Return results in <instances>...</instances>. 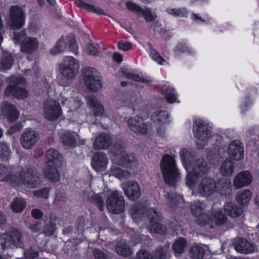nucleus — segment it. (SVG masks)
<instances>
[{
  "mask_svg": "<svg viewBox=\"0 0 259 259\" xmlns=\"http://www.w3.org/2000/svg\"><path fill=\"white\" fill-rule=\"evenodd\" d=\"M93 252L95 259H107L105 253L100 249H95Z\"/></svg>",
  "mask_w": 259,
  "mask_h": 259,
  "instance_id": "nucleus-62",
  "label": "nucleus"
},
{
  "mask_svg": "<svg viewBox=\"0 0 259 259\" xmlns=\"http://www.w3.org/2000/svg\"><path fill=\"white\" fill-rule=\"evenodd\" d=\"M91 200L95 203L100 211L104 210V202L103 199L99 194H94L91 197Z\"/></svg>",
  "mask_w": 259,
  "mask_h": 259,
  "instance_id": "nucleus-51",
  "label": "nucleus"
},
{
  "mask_svg": "<svg viewBox=\"0 0 259 259\" xmlns=\"http://www.w3.org/2000/svg\"><path fill=\"white\" fill-rule=\"evenodd\" d=\"M13 56L9 53L3 54L0 62V70L5 71L11 68L13 64Z\"/></svg>",
  "mask_w": 259,
  "mask_h": 259,
  "instance_id": "nucleus-35",
  "label": "nucleus"
},
{
  "mask_svg": "<svg viewBox=\"0 0 259 259\" xmlns=\"http://www.w3.org/2000/svg\"><path fill=\"white\" fill-rule=\"evenodd\" d=\"M39 140V134L31 129H27L20 137V143L26 150L31 149Z\"/></svg>",
  "mask_w": 259,
  "mask_h": 259,
  "instance_id": "nucleus-16",
  "label": "nucleus"
},
{
  "mask_svg": "<svg viewBox=\"0 0 259 259\" xmlns=\"http://www.w3.org/2000/svg\"><path fill=\"white\" fill-rule=\"evenodd\" d=\"M227 152L234 160H240L243 157V147L239 141H234L229 145Z\"/></svg>",
  "mask_w": 259,
  "mask_h": 259,
  "instance_id": "nucleus-23",
  "label": "nucleus"
},
{
  "mask_svg": "<svg viewBox=\"0 0 259 259\" xmlns=\"http://www.w3.org/2000/svg\"><path fill=\"white\" fill-rule=\"evenodd\" d=\"M13 184H22L29 188L37 187L40 184V174L33 167L26 166L15 175Z\"/></svg>",
  "mask_w": 259,
  "mask_h": 259,
  "instance_id": "nucleus-1",
  "label": "nucleus"
},
{
  "mask_svg": "<svg viewBox=\"0 0 259 259\" xmlns=\"http://www.w3.org/2000/svg\"><path fill=\"white\" fill-rule=\"evenodd\" d=\"M132 44L130 42H125L120 41L117 44L118 48L123 51H127L131 49Z\"/></svg>",
  "mask_w": 259,
  "mask_h": 259,
  "instance_id": "nucleus-59",
  "label": "nucleus"
},
{
  "mask_svg": "<svg viewBox=\"0 0 259 259\" xmlns=\"http://www.w3.org/2000/svg\"><path fill=\"white\" fill-rule=\"evenodd\" d=\"M210 166L208 162L204 159L196 160L192 164V170L188 173L186 177V183L191 188L196 184L199 177L206 174L209 170Z\"/></svg>",
  "mask_w": 259,
  "mask_h": 259,
  "instance_id": "nucleus-4",
  "label": "nucleus"
},
{
  "mask_svg": "<svg viewBox=\"0 0 259 259\" xmlns=\"http://www.w3.org/2000/svg\"><path fill=\"white\" fill-rule=\"evenodd\" d=\"M62 142L69 147H74L76 145V139L74 136L68 132H65L61 136Z\"/></svg>",
  "mask_w": 259,
  "mask_h": 259,
  "instance_id": "nucleus-41",
  "label": "nucleus"
},
{
  "mask_svg": "<svg viewBox=\"0 0 259 259\" xmlns=\"http://www.w3.org/2000/svg\"><path fill=\"white\" fill-rule=\"evenodd\" d=\"M112 144V139L111 136L105 133H102L95 138L93 148L97 150H106Z\"/></svg>",
  "mask_w": 259,
  "mask_h": 259,
  "instance_id": "nucleus-20",
  "label": "nucleus"
},
{
  "mask_svg": "<svg viewBox=\"0 0 259 259\" xmlns=\"http://www.w3.org/2000/svg\"><path fill=\"white\" fill-rule=\"evenodd\" d=\"M152 255L153 259H166V252L161 247L153 250Z\"/></svg>",
  "mask_w": 259,
  "mask_h": 259,
  "instance_id": "nucleus-53",
  "label": "nucleus"
},
{
  "mask_svg": "<svg viewBox=\"0 0 259 259\" xmlns=\"http://www.w3.org/2000/svg\"><path fill=\"white\" fill-rule=\"evenodd\" d=\"M197 224L206 227L207 231H210L214 225L222 227L227 224V217L223 213L221 209L212 210L210 215L203 214L197 219Z\"/></svg>",
  "mask_w": 259,
  "mask_h": 259,
  "instance_id": "nucleus-3",
  "label": "nucleus"
},
{
  "mask_svg": "<svg viewBox=\"0 0 259 259\" xmlns=\"http://www.w3.org/2000/svg\"><path fill=\"white\" fill-rule=\"evenodd\" d=\"M165 98L167 102L170 104H172L176 102L177 97L172 88L169 87L166 88L165 90Z\"/></svg>",
  "mask_w": 259,
  "mask_h": 259,
  "instance_id": "nucleus-50",
  "label": "nucleus"
},
{
  "mask_svg": "<svg viewBox=\"0 0 259 259\" xmlns=\"http://www.w3.org/2000/svg\"><path fill=\"white\" fill-rule=\"evenodd\" d=\"M22 127V126L20 124H15L9 128L8 133L10 135H12L15 133L20 131Z\"/></svg>",
  "mask_w": 259,
  "mask_h": 259,
  "instance_id": "nucleus-63",
  "label": "nucleus"
},
{
  "mask_svg": "<svg viewBox=\"0 0 259 259\" xmlns=\"http://www.w3.org/2000/svg\"><path fill=\"white\" fill-rule=\"evenodd\" d=\"M203 204L200 201L194 202L191 206L192 213L195 215L198 216V218L204 214L202 211L204 209Z\"/></svg>",
  "mask_w": 259,
  "mask_h": 259,
  "instance_id": "nucleus-47",
  "label": "nucleus"
},
{
  "mask_svg": "<svg viewBox=\"0 0 259 259\" xmlns=\"http://www.w3.org/2000/svg\"><path fill=\"white\" fill-rule=\"evenodd\" d=\"M108 162V157L105 153L98 152L93 156L91 164L96 170H104L107 167Z\"/></svg>",
  "mask_w": 259,
  "mask_h": 259,
  "instance_id": "nucleus-24",
  "label": "nucleus"
},
{
  "mask_svg": "<svg viewBox=\"0 0 259 259\" xmlns=\"http://www.w3.org/2000/svg\"><path fill=\"white\" fill-rule=\"evenodd\" d=\"M149 224L148 228L151 233L164 234L166 231L164 226L160 223L161 215L155 209L150 208L148 210Z\"/></svg>",
  "mask_w": 259,
  "mask_h": 259,
  "instance_id": "nucleus-12",
  "label": "nucleus"
},
{
  "mask_svg": "<svg viewBox=\"0 0 259 259\" xmlns=\"http://www.w3.org/2000/svg\"><path fill=\"white\" fill-rule=\"evenodd\" d=\"M79 68L78 60L73 57L66 56L60 65L59 71L64 78L69 80L76 76Z\"/></svg>",
  "mask_w": 259,
  "mask_h": 259,
  "instance_id": "nucleus-6",
  "label": "nucleus"
},
{
  "mask_svg": "<svg viewBox=\"0 0 259 259\" xmlns=\"http://www.w3.org/2000/svg\"><path fill=\"white\" fill-rule=\"evenodd\" d=\"M126 7L129 10L132 11H136L139 13H140V12H143V9H142L135 4L131 2H127L126 4Z\"/></svg>",
  "mask_w": 259,
  "mask_h": 259,
  "instance_id": "nucleus-60",
  "label": "nucleus"
},
{
  "mask_svg": "<svg viewBox=\"0 0 259 259\" xmlns=\"http://www.w3.org/2000/svg\"><path fill=\"white\" fill-rule=\"evenodd\" d=\"M106 205L111 213L117 214L122 212L125 206L123 196L118 191L112 192L107 198Z\"/></svg>",
  "mask_w": 259,
  "mask_h": 259,
  "instance_id": "nucleus-11",
  "label": "nucleus"
},
{
  "mask_svg": "<svg viewBox=\"0 0 259 259\" xmlns=\"http://www.w3.org/2000/svg\"><path fill=\"white\" fill-rule=\"evenodd\" d=\"M24 82L22 77L13 76L10 79L9 85L6 89L5 95L7 96H13L19 99H23L27 96V92L20 85Z\"/></svg>",
  "mask_w": 259,
  "mask_h": 259,
  "instance_id": "nucleus-9",
  "label": "nucleus"
},
{
  "mask_svg": "<svg viewBox=\"0 0 259 259\" xmlns=\"http://www.w3.org/2000/svg\"><path fill=\"white\" fill-rule=\"evenodd\" d=\"M78 7H82L89 12H94L98 14H104L103 11L100 8L90 5L84 3L83 0H75Z\"/></svg>",
  "mask_w": 259,
  "mask_h": 259,
  "instance_id": "nucleus-39",
  "label": "nucleus"
},
{
  "mask_svg": "<svg viewBox=\"0 0 259 259\" xmlns=\"http://www.w3.org/2000/svg\"><path fill=\"white\" fill-rule=\"evenodd\" d=\"M168 14L176 17H186L188 14V11L186 8H176L167 9Z\"/></svg>",
  "mask_w": 259,
  "mask_h": 259,
  "instance_id": "nucleus-48",
  "label": "nucleus"
},
{
  "mask_svg": "<svg viewBox=\"0 0 259 259\" xmlns=\"http://www.w3.org/2000/svg\"><path fill=\"white\" fill-rule=\"evenodd\" d=\"M85 51L89 55L97 56L99 52V46L98 44L88 43L85 47Z\"/></svg>",
  "mask_w": 259,
  "mask_h": 259,
  "instance_id": "nucleus-49",
  "label": "nucleus"
},
{
  "mask_svg": "<svg viewBox=\"0 0 259 259\" xmlns=\"http://www.w3.org/2000/svg\"><path fill=\"white\" fill-rule=\"evenodd\" d=\"M26 33L25 30H23L20 32L14 33L13 35V40L16 44L21 42H24L26 39Z\"/></svg>",
  "mask_w": 259,
  "mask_h": 259,
  "instance_id": "nucleus-56",
  "label": "nucleus"
},
{
  "mask_svg": "<svg viewBox=\"0 0 259 259\" xmlns=\"http://www.w3.org/2000/svg\"><path fill=\"white\" fill-rule=\"evenodd\" d=\"M205 254L204 249L198 245H193L190 249L189 256L192 259H201Z\"/></svg>",
  "mask_w": 259,
  "mask_h": 259,
  "instance_id": "nucleus-37",
  "label": "nucleus"
},
{
  "mask_svg": "<svg viewBox=\"0 0 259 259\" xmlns=\"http://www.w3.org/2000/svg\"><path fill=\"white\" fill-rule=\"evenodd\" d=\"M234 246L237 252L245 254L251 253L255 249V246L254 244L243 238L236 239L234 243Z\"/></svg>",
  "mask_w": 259,
  "mask_h": 259,
  "instance_id": "nucleus-22",
  "label": "nucleus"
},
{
  "mask_svg": "<svg viewBox=\"0 0 259 259\" xmlns=\"http://www.w3.org/2000/svg\"><path fill=\"white\" fill-rule=\"evenodd\" d=\"M115 250L118 254L124 257L129 256L133 253L131 248L124 240H120L117 243Z\"/></svg>",
  "mask_w": 259,
  "mask_h": 259,
  "instance_id": "nucleus-32",
  "label": "nucleus"
},
{
  "mask_svg": "<svg viewBox=\"0 0 259 259\" xmlns=\"http://www.w3.org/2000/svg\"><path fill=\"white\" fill-rule=\"evenodd\" d=\"M55 230V228L53 227V225L50 226L48 224L45 227L44 233L47 236H51L53 234Z\"/></svg>",
  "mask_w": 259,
  "mask_h": 259,
  "instance_id": "nucleus-61",
  "label": "nucleus"
},
{
  "mask_svg": "<svg viewBox=\"0 0 259 259\" xmlns=\"http://www.w3.org/2000/svg\"><path fill=\"white\" fill-rule=\"evenodd\" d=\"M216 191L223 195H230L232 192L230 181L225 178L219 179L217 183Z\"/></svg>",
  "mask_w": 259,
  "mask_h": 259,
  "instance_id": "nucleus-29",
  "label": "nucleus"
},
{
  "mask_svg": "<svg viewBox=\"0 0 259 259\" xmlns=\"http://www.w3.org/2000/svg\"><path fill=\"white\" fill-rule=\"evenodd\" d=\"M10 14L9 25L13 29H20L24 22V13L23 10L17 6H12Z\"/></svg>",
  "mask_w": 259,
  "mask_h": 259,
  "instance_id": "nucleus-15",
  "label": "nucleus"
},
{
  "mask_svg": "<svg viewBox=\"0 0 259 259\" xmlns=\"http://www.w3.org/2000/svg\"><path fill=\"white\" fill-rule=\"evenodd\" d=\"M124 194L132 200L138 199L141 194L139 184L135 181L126 182L123 186Z\"/></svg>",
  "mask_w": 259,
  "mask_h": 259,
  "instance_id": "nucleus-19",
  "label": "nucleus"
},
{
  "mask_svg": "<svg viewBox=\"0 0 259 259\" xmlns=\"http://www.w3.org/2000/svg\"><path fill=\"white\" fill-rule=\"evenodd\" d=\"M142 13L146 21L151 22L154 21L156 18V15L151 12L149 9H143V12H140Z\"/></svg>",
  "mask_w": 259,
  "mask_h": 259,
  "instance_id": "nucleus-55",
  "label": "nucleus"
},
{
  "mask_svg": "<svg viewBox=\"0 0 259 259\" xmlns=\"http://www.w3.org/2000/svg\"><path fill=\"white\" fill-rule=\"evenodd\" d=\"M62 110L59 103L52 100H47L44 104L45 117L49 120L53 121L60 116Z\"/></svg>",
  "mask_w": 259,
  "mask_h": 259,
  "instance_id": "nucleus-13",
  "label": "nucleus"
},
{
  "mask_svg": "<svg viewBox=\"0 0 259 259\" xmlns=\"http://www.w3.org/2000/svg\"><path fill=\"white\" fill-rule=\"evenodd\" d=\"M128 128L136 134L145 135L148 131L147 124L137 117H130L127 121Z\"/></svg>",
  "mask_w": 259,
  "mask_h": 259,
  "instance_id": "nucleus-18",
  "label": "nucleus"
},
{
  "mask_svg": "<svg viewBox=\"0 0 259 259\" xmlns=\"http://www.w3.org/2000/svg\"><path fill=\"white\" fill-rule=\"evenodd\" d=\"M193 130L194 136L203 143H197V148L200 149L205 145V142L211 136L210 127L204 121L197 120L193 124Z\"/></svg>",
  "mask_w": 259,
  "mask_h": 259,
  "instance_id": "nucleus-7",
  "label": "nucleus"
},
{
  "mask_svg": "<svg viewBox=\"0 0 259 259\" xmlns=\"http://www.w3.org/2000/svg\"><path fill=\"white\" fill-rule=\"evenodd\" d=\"M40 223L39 222H36L34 224H31L29 226V228L32 232H39L40 231Z\"/></svg>",
  "mask_w": 259,
  "mask_h": 259,
  "instance_id": "nucleus-64",
  "label": "nucleus"
},
{
  "mask_svg": "<svg viewBox=\"0 0 259 259\" xmlns=\"http://www.w3.org/2000/svg\"><path fill=\"white\" fill-rule=\"evenodd\" d=\"M251 197V193L249 190H246L239 192L236 196V201L241 205L247 204Z\"/></svg>",
  "mask_w": 259,
  "mask_h": 259,
  "instance_id": "nucleus-42",
  "label": "nucleus"
},
{
  "mask_svg": "<svg viewBox=\"0 0 259 259\" xmlns=\"http://www.w3.org/2000/svg\"><path fill=\"white\" fill-rule=\"evenodd\" d=\"M111 173L119 179H127L131 176V173L127 170H124L120 167L113 166L111 168Z\"/></svg>",
  "mask_w": 259,
  "mask_h": 259,
  "instance_id": "nucleus-43",
  "label": "nucleus"
},
{
  "mask_svg": "<svg viewBox=\"0 0 259 259\" xmlns=\"http://www.w3.org/2000/svg\"><path fill=\"white\" fill-rule=\"evenodd\" d=\"M11 156L10 147L5 143H0V158L2 161L8 160Z\"/></svg>",
  "mask_w": 259,
  "mask_h": 259,
  "instance_id": "nucleus-45",
  "label": "nucleus"
},
{
  "mask_svg": "<svg viewBox=\"0 0 259 259\" xmlns=\"http://www.w3.org/2000/svg\"><path fill=\"white\" fill-rule=\"evenodd\" d=\"M87 103L95 116H101L104 112V109L96 98L93 96L87 97Z\"/></svg>",
  "mask_w": 259,
  "mask_h": 259,
  "instance_id": "nucleus-27",
  "label": "nucleus"
},
{
  "mask_svg": "<svg viewBox=\"0 0 259 259\" xmlns=\"http://www.w3.org/2000/svg\"><path fill=\"white\" fill-rule=\"evenodd\" d=\"M115 149V156L118 160V164L129 168L135 167L137 163V159L132 154H127L122 147L119 149L117 147Z\"/></svg>",
  "mask_w": 259,
  "mask_h": 259,
  "instance_id": "nucleus-17",
  "label": "nucleus"
},
{
  "mask_svg": "<svg viewBox=\"0 0 259 259\" xmlns=\"http://www.w3.org/2000/svg\"><path fill=\"white\" fill-rule=\"evenodd\" d=\"M224 209L226 214L232 218L240 216L242 212V209L232 202H227L224 205Z\"/></svg>",
  "mask_w": 259,
  "mask_h": 259,
  "instance_id": "nucleus-30",
  "label": "nucleus"
},
{
  "mask_svg": "<svg viewBox=\"0 0 259 259\" xmlns=\"http://www.w3.org/2000/svg\"><path fill=\"white\" fill-rule=\"evenodd\" d=\"M150 52L153 60L156 61L160 65H165L166 64V61L164 60L159 53L154 49L151 48Z\"/></svg>",
  "mask_w": 259,
  "mask_h": 259,
  "instance_id": "nucleus-54",
  "label": "nucleus"
},
{
  "mask_svg": "<svg viewBox=\"0 0 259 259\" xmlns=\"http://www.w3.org/2000/svg\"><path fill=\"white\" fill-rule=\"evenodd\" d=\"M83 77L84 83L90 90L96 92L102 87L101 76L94 68H85Z\"/></svg>",
  "mask_w": 259,
  "mask_h": 259,
  "instance_id": "nucleus-10",
  "label": "nucleus"
},
{
  "mask_svg": "<svg viewBox=\"0 0 259 259\" xmlns=\"http://www.w3.org/2000/svg\"><path fill=\"white\" fill-rule=\"evenodd\" d=\"M15 175L12 173V167L0 164V181H7L13 184Z\"/></svg>",
  "mask_w": 259,
  "mask_h": 259,
  "instance_id": "nucleus-34",
  "label": "nucleus"
},
{
  "mask_svg": "<svg viewBox=\"0 0 259 259\" xmlns=\"http://www.w3.org/2000/svg\"><path fill=\"white\" fill-rule=\"evenodd\" d=\"M217 182L209 177L201 179L198 185V192L203 197H208L212 195L216 191Z\"/></svg>",
  "mask_w": 259,
  "mask_h": 259,
  "instance_id": "nucleus-14",
  "label": "nucleus"
},
{
  "mask_svg": "<svg viewBox=\"0 0 259 259\" xmlns=\"http://www.w3.org/2000/svg\"><path fill=\"white\" fill-rule=\"evenodd\" d=\"M38 47V41L36 38L28 37L26 38L21 47L22 52L31 54L35 52Z\"/></svg>",
  "mask_w": 259,
  "mask_h": 259,
  "instance_id": "nucleus-28",
  "label": "nucleus"
},
{
  "mask_svg": "<svg viewBox=\"0 0 259 259\" xmlns=\"http://www.w3.org/2000/svg\"><path fill=\"white\" fill-rule=\"evenodd\" d=\"M49 192V188L45 187L42 189L33 191V194L35 197L37 198H44L46 199L48 197Z\"/></svg>",
  "mask_w": 259,
  "mask_h": 259,
  "instance_id": "nucleus-57",
  "label": "nucleus"
},
{
  "mask_svg": "<svg viewBox=\"0 0 259 259\" xmlns=\"http://www.w3.org/2000/svg\"><path fill=\"white\" fill-rule=\"evenodd\" d=\"M180 157L183 161L185 168L187 169V163L192 157V153L190 150L187 149H184L180 152Z\"/></svg>",
  "mask_w": 259,
  "mask_h": 259,
  "instance_id": "nucleus-52",
  "label": "nucleus"
},
{
  "mask_svg": "<svg viewBox=\"0 0 259 259\" xmlns=\"http://www.w3.org/2000/svg\"><path fill=\"white\" fill-rule=\"evenodd\" d=\"M26 206V202L21 198H16L13 201L11 208L16 213L21 212Z\"/></svg>",
  "mask_w": 259,
  "mask_h": 259,
  "instance_id": "nucleus-38",
  "label": "nucleus"
},
{
  "mask_svg": "<svg viewBox=\"0 0 259 259\" xmlns=\"http://www.w3.org/2000/svg\"><path fill=\"white\" fill-rule=\"evenodd\" d=\"M169 115L164 110L156 111L151 115V119L157 125L166 124L169 123Z\"/></svg>",
  "mask_w": 259,
  "mask_h": 259,
  "instance_id": "nucleus-26",
  "label": "nucleus"
},
{
  "mask_svg": "<svg viewBox=\"0 0 259 259\" xmlns=\"http://www.w3.org/2000/svg\"><path fill=\"white\" fill-rule=\"evenodd\" d=\"M41 249L36 244H33L27 248L24 252L25 259H34L39 254Z\"/></svg>",
  "mask_w": 259,
  "mask_h": 259,
  "instance_id": "nucleus-40",
  "label": "nucleus"
},
{
  "mask_svg": "<svg viewBox=\"0 0 259 259\" xmlns=\"http://www.w3.org/2000/svg\"><path fill=\"white\" fill-rule=\"evenodd\" d=\"M122 75L126 78L140 82H148V80L143 76L135 74L132 69L124 68L122 69Z\"/></svg>",
  "mask_w": 259,
  "mask_h": 259,
  "instance_id": "nucleus-36",
  "label": "nucleus"
},
{
  "mask_svg": "<svg viewBox=\"0 0 259 259\" xmlns=\"http://www.w3.org/2000/svg\"><path fill=\"white\" fill-rule=\"evenodd\" d=\"M66 49H69L75 55L78 54V47L74 36L61 37L51 49V53L53 55H56L65 51Z\"/></svg>",
  "mask_w": 259,
  "mask_h": 259,
  "instance_id": "nucleus-8",
  "label": "nucleus"
},
{
  "mask_svg": "<svg viewBox=\"0 0 259 259\" xmlns=\"http://www.w3.org/2000/svg\"><path fill=\"white\" fill-rule=\"evenodd\" d=\"M136 256L137 259H153L152 253L145 250H139Z\"/></svg>",
  "mask_w": 259,
  "mask_h": 259,
  "instance_id": "nucleus-58",
  "label": "nucleus"
},
{
  "mask_svg": "<svg viewBox=\"0 0 259 259\" xmlns=\"http://www.w3.org/2000/svg\"><path fill=\"white\" fill-rule=\"evenodd\" d=\"M252 181V177L248 170L239 172L234 178L233 184L235 188L240 189L250 184Z\"/></svg>",
  "mask_w": 259,
  "mask_h": 259,
  "instance_id": "nucleus-21",
  "label": "nucleus"
},
{
  "mask_svg": "<svg viewBox=\"0 0 259 259\" xmlns=\"http://www.w3.org/2000/svg\"><path fill=\"white\" fill-rule=\"evenodd\" d=\"M0 244L3 249L21 247L23 245L22 235L19 230L13 228L1 236Z\"/></svg>",
  "mask_w": 259,
  "mask_h": 259,
  "instance_id": "nucleus-5",
  "label": "nucleus"
},
{
  "mask_svg": "<svg viewBox=\"0 0 259 259\" xmlns=\"http://www.w3.org/2000/svg\"><path fill=\"white\" fill-rule=\"evenodd\" d=\"M164 196L167 200V204L172 209L176 208L177 205L183 202L182 196L176 193L166 192Z\"/></svg>",
  "mask_w": 259,
  "mask_h": 259,
  "instance_id": "nucleus-33",
  "label": "nucleus"
},
{
  "mask_svg": "<svg viewBox=\"0 0 259 259\" xmlns=\"http://www.w3.org/2000/svg\"><path fill=\"white\" fill-rule=\"evenodd\" d=\"M186 245V241L184 238H181L175 242L172 248L175 253L179 254L183 252Z\"/></svg>",
  "mask_w": 259,
  "mask_h": 259,
  "instance_id": "nucleus-46",
  "label": "nucleus"
},
{
  "mask_svg": "<svg viewBox=\"0 0 259 259\" xmlns=\"http://www.w3.org/2000/svg\"><path fill=\"white\" fill-rule=\"evenodd\" d=\"M234 169V162L229 158H227L224 160L221 163L220 166L221 174L225 177L231 176L233 173Z\"/></svg>",
  "mask_w": 259,
  "mask_h": 259,
  "instance_id": "nucleus-31",
  "label": "nucleus"
},
{
  "mask_svg": "<svg viewBox=\"0 0 259 259\" xmlns=\"http://www.w3.org/2000/svg\"><path fill=\"white\" fill-rule=\"evenodd\" d=\"M160 168L165 182L174 186L179 178V173L173 158L168 155H164L160 162Z\"/></svg>",
  "mask_w": 259,
  "mask_h": 259,
  "instance_id": "nucleus-2",
  "label": "nucleus"
},
{
  "mask_svg": "<svg viewBox=\"0 0 259 259\" xmlns=\"http://www.w3.org/2000/svg\"><path fill=\"white\" fill-rule=\"evenodd\" d=\"M42 174L47 179L52 182L58 181L60 178L59 171L52 161L46 162Z\"/></svg>",
  "mask_w": 259,
  "mask_h": 259,
  "instance_id": "nucleus-25",
  "label": "nucleus"
},
{
  "mask_svg": "<svg viewBox=\"0 0 259 259\" xmlns=\"http://www.w3.org/2000/svg\"><path fill=\"white\" fill-rule=\"evenodd\" d=\"M46 157L48 160V161H52L55 164V162L60 161L62 159L61 155L56 150L54 149H50L46 152Z\"/></svg>",
  "mask_w": 259,
  "mask_h": 259,
  "instance_id": "nucleus-44",
  "label": "nucleus"
}]
</instances>
